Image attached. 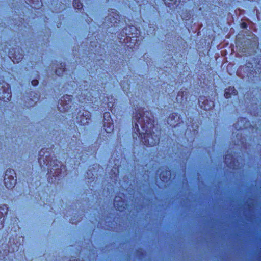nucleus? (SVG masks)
I'll use <instances>...</instances> for the list:
<instances>
[{
    "instance_id": "1",
    "label": "nucleus",
    "mask_w": 261,
    "mask_h": 261,
    "mask_svg": "<svg viewBox=\"0 0 261 261\" xmlns=\"http://www.w3.org/2000/svg\"><path fill=\"white\" fill-rule=\"evenodd\" d=\"M159 142V139L156 138L154 139L152 135L147 134L146 136H145V144L147 145L153 146L156 144H157Z\"/></svg>"
},
{
    "instance_id": "2",
    "label": "nucleus",
    "mask_w": 261,
    "mask_h": 261,
    "mask_svg": "<svg viewBox=\"0 0 261 261\" xmlns=\"http://www.w3.org/2000/svg\"><path fill=\"white\" fill-rule=\"evenodd\" d=\"M4 182L6 187L8 189H10L14 187L15 185L16 180L13 178L10 179L9 178L5 177Z\"/></svg>"
},
{
    "instance_id": "3",
    "label": "nucleus",
    "mask_w": 261,
    "mask_h": 261,
    "mask_svg": "<svg viewBox=\"0 0 261 261\" xmlns=\"http://www.w3.org/2000/svg\"><path fill=\"white\" fill-rule=\"evenodd\" d=\"M230 92L234 95L237 94V91L234 89L233 87H230L229 89H226L225 91V96L228 98L230 96Z\"/></svg>"
},
{
    "instance_id": "4",
    "label": "nucleus",
    "mask_w": 261,
    "mask_h": 261,
    "mask_svg": "<svg viewBox=\"0 0 261 261\" xmlns=\"http://www.w3.org/2000/svg\"><path fill=\"white\" fill-rule=\"evenodd\" d=\"M73 5L76 9H80L82 8V4L79 0H74Z\"/></svg>"
},
{
    "instance_id": "5",
    "label": "nucleus",
    "mask_w": 261,
    "mask_h": 261,
    "mask_svg": "<svg viewBox=\"0 0 261 261\" xmlns=\"http://www.w3.org/2000/svg\"><path fill=\"white\" fill-rule=\"evenodd\" d=\"M170 175V173L168 171H166L165 173H162L160 174V178L162 181H165L167 177Z\"/></svg>"
},
{
    "instance_id": "6",
    "label": "nucleus",
    "mask_w": 261,
    "mask_h": 261,
    "mask_svg": "<svg viewBox=\"0 0 261 261\" xmlns=\"http://www.w3.org/2000/svg\"><path fill=\"white\" fill-rule=\"evenodd\" d=\"M230 158H231V156L230 155H226L225 158V162L226 164H227L228 165L231 167L232 166L231 165V162L230 163H229V160L230 159Z\"/></svg>"
},
{
    "instance_id": "7",
    "label": "nucleus",
    "mask_w": 261,
    "mask_h": 261,
    "mask_svg": "<svg viewBox=\"0 0 261 261\" xmlns=\"http://www.w3.org/2000/svg\"><path fill=\"white\" fill-rule=\"evenodd\" d=\"M63 72H64L63 68H60V69L57 70L56 71V74L59 76H60L63 73Z\"/></svg>"
},
{
    "instance_id": "8",
    "label": "nucleus",
    "mask_w": 261,
    "mask_h": 261,
    "mask_svg": "<svg viewBox=\"0 0 261 261\" xmlns=\"http://www.w3.org/2000/svg\"><path fill=\"white\" fill-rule=\"evenodd\" d=\"M118 201V200H117V198H115V203H114V205L116 207H117V208L118 209L119 211H122V210L121 208H119V204L117 203V202Z\"/></svg>"
},
{
    "instance_id": "9",
    "label": "nucleus",
    "mask_w": 261,
    "mask_h": 261,
    "mask_svg": "<svg viewBox=\"0 0 261 261\" xmlns=\"http://www.w3.org/2000/svg\"><path fill=\"white\" fill-rule=\"evenodd\" d=\"M38 84V81L36 80H33L32 81V84L33 85V86H36Z\"/></svg>"
},
{
    "instance_id": "10",
    "label": "nucleus",
    "mask_w": 261,
    "mask_h": 261,
    "mask_svg": "<svg viewBox=\"0 0 261 261\" xmlns=\"http://www.w3.org/2000/svg\"><path fill=\"white\" fill-rule=\"evenodd\" d=\"M142 119V118H140L138 119V123L139 124H140V125L141 124Z\"/></svg>"
},
{
    "instance_id": "11",
    "label": "nucleus",
    "mask_w": 261,
    "mask_h": 261,
    "mask_svg": "<svg viewBox=\"0 0 261 261\" xmlns=\"http://www.w3.org/2000/svg\"><path fill=\"white\" fill-rule=\"evenodd\" d=\"M107 116H109V113H105V117H106Z\"/></svg>"
},
{
    "instance_id": "12",
    "label": "nucleus",
    "mask_w": 261,
    "mask_h": 261,
    "mask_svg": "<svg viewBox=\"0 0 261 261\" xmlns=\"http://www.w3.org/2000/svg\"><path fill=\"white\" fill-rule=\"evenodd\" d=\"M136 127H137V129H138V131L139 129H138V124H136Z\"/></svg>"
},
{
    "instance_id": "13",
    "label": "nucleus",
    "mask_w": 261,
    "mask_h": 261,
    "mask_svg": "<svg viewBox=\"0 0 261 261\" xmlns=\"http://www.w3.org/2000/svg\"><path fill=\"white\" fill-rule=\"evenodd\" d=\"M242 25L245 26V24L244 23H242Z\"/></svg>"
},
{
    "instance_id": "14",
    "label": "nucleus",
    "mask_w": 261,
    "mask_h": 261,
    "mask_svg": "<svg viewBox=\"0 0 261 261\" xmlns=\"http://www.w3.org/2000/svg\"><path fill=\"white\" fill-rule=\"evenodd\" d=\"M164 1H165V3H166V1H167V0H164Z\"/></svg>"
}]
</instances>
